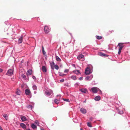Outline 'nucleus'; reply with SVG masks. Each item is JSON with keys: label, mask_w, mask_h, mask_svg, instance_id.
<instances>
[{"label": "nucleus", "mask_w": 130, "mask_h": 130, "mask_svg": "<svg viewBox=\"0 0 130 130\" xmlns=\"http://www.w3.org/2000/svg\"><path fill=\"white\" fill-rule=\"evenodd\" d=\"M90 69L88 67L85 70V73L86 75H89L91 73Z\"/></svg>", "instance_id": "f257e3e1"}, {"label": "nucleus", "mask_w": 130, "mask_h": 130, "mask_svg": "<svg viewBox=\"0 0 130 130\" xmlns=\"http://www.w3.org/2000/svg\"><path fill=\"white\" fill-rule=\"evenodd\" d=\"M7 74L9 76L12 75L13 74V71L12 69L9 70L7 72Z\"/></svg>", "instance_id": "f03ea898"}, {"label": "nucleus", "mask_w": 130, "mask_h": 130, "mask_svg": "<svg viewBox=\"0 0 130 130\" xmlns=\"http://www.w3.org/2000/svg\"><path fill=\"white\" fill-rule=\"evenodd\" d=\"M98 89L96 87H94L91 88V90L94 93H97L98 91Z\"/></svg>", "instance_id": "7ed1b4c3"}, {"label": "nucleus", "mask_w": 130, "mask_h": 130, "mask_svg": "<svg viewBox=\"0 0 130 130\" xmlns=\"http://www.w3.org/2000/svg\"><path fill=\"white\" fill-rule=\"evenodd\" d=\"M44 31L46 33H47L49 32L50 29L47 26H45L44 27Z\"/></svg>", "instance_id": "20e7f679"}, {"label": "nucleus", "mask_w": 130, "mask_h": 130, "mask_svg": "<svg viewBox=\"0 0 130 130\" xmlns=\"http://www.w3.org/2000/svg\"><path fill=\"white\" fill-rule=\"evenodd\" d=\"M98 55L102 57H108V56L103 53L102 52H99L98 53Z\"/></svg>", "instance_id": "39448f33"}, {"label": "nucleus", "mask_w": 130, "mask_h": 130, "mask_svg": "<svg viewBox=\"0 0 130 130\" xmlns=\"http://www.w3.org/2000/svg\"><path fill=\"white\" fill-rule=\"evenodd\" d=\"M53 93V91L52 90H50V91H46L45 92V94L47 95H50Z\"/></svg>", "instance_id": "423d86ee"}, {"label": "nucleus", "mask_w": 130, "mask_h": 130, "mask_svg": "<svg viewBox=\"0 0 130 130\" xmlns=\"http://www.w3.org/2000/svg\"><path fill=\"white\" fill-rule=\"evenodd\" d=\"M80 110V112L83 114L86 113L87 112L86 110L84 108H81Z\"/></svg>", "instance_id": "0eeeda50"}, {"label": "nucleus", "mask_w": 130, "mask_h": 130, "mask_svg": "<svg viewBox=\"0 0 130 130\" xmlns=\"http://www.w3.org/2000/svg\"><path fill=\"white\" fill-rule=\"evenodd\" d=\"M79 90L82 92L84 93H86L87 91V90L86 89L82 88L80 89Z\"/></svg>", "instance_id": "6e6552de"}, {"label": "nucleus", "mask_w": 130, "mask_h": 130, "mask_svg": "<svg viewBox=\"0 0 130 130\" xmlns=\"http://www.w3.org/2000/svg\"><path fill=\"white\" fill-rule=\"evenodd\" d=\"M25 93L26 95H29L30 93V91L29 90L27 89L25 91Z\"/></svg>", "instance_id": "1a4fd4ad"}, {"label": "nucleus", "mask_w": 130, "mask_h": 130, "mask_svg": "<svg viewBox=\"0 0 130 130\" xmlns=\"http://www.w3.org/2000/svg\"><path fill=\"white\" fill-rule=\"evenodd\" d=\"M21 118L22 121H25L27 120L26 118L24 116H21Z\"/></svg>", "instance_id": "9d476101"}, {"label": "nucleus", "mask_w": 130, "mask_h": 130, "mask_svg": "<svg viewBox=\"0 0 130 130\" xmlns=\"http://www.w3.org/2000/svg\"><path fill=\"white\" fill-rule=\"evenodd\" d=\"M84 56L80 54L77 57V59H78L79 60H80V59H83V60H84V59L83 58Z\"/></svg>", "instance_id": "9b49d317"}, {"label": "nucleus", "mask_w": 130, "mask_h": 130, "mask_svg": "<svg viewBox=\"0 0 130 130\" xmlns=\"http://www.w3.org/2000/svg\"><path fill=\"white\" fill-rule=\"evenodd\" d=\"M32 71L31 70H28L27 73V75H31Z\"/></svg>", "instance_id": "f8f14e48"}, {"label": "nucleus", "mask_w": 130, "mask_h": 130, "mask_svg": "<svg viewBox=\"0 0 130 130\" xmlns=\"http://www.w3.org/2000/svg\"><path fill=\"white\" fill-rule=\"evenodd\" d=\"M42 70L43 72H45L47 70L46 67L44 66H43L42 67Z\"/></svg>", "instance_id": "ddd939ff"}, {"label": "nucleus", "mask_w": 130, "mask_h": 130, "mask_svg": "<svg viewBox=\"0 0 130 130\" xmlns=\"http://www.w3.org/2000/svg\"><path fill=\"white\" fill-rule=\"evenodd\" d=\"M23 40V36H21L19 39L18 43H21L22 42Z\"/></svg>", "instance_id": "4468645a"}, {"label": "nucleus", "mask_w": 130, "mask_h": 130, "mask_svg": "<svg viewBox=\"0 0 130 130\" xmlns=\"http://www.w3.org/2000/svg\"><path fill=\"white\" fill-rule=\"evenodd\" d=\"M20 126L23 129H25L26 128V126L24 123H21L20 124Z\"/></svg>", "instance_id": "2eb2a0df"}, {"label": "nucleus", "mask_w": 130, "mask_h": 130, "mask_svg": "<svg viewBox=\"0 0 130 130\" xmlns=\"http://www.w3.org/2000/svg\"><path fill=\"white\" fill-rule=\"evenodd\" d=\"M100 97L99 96H96L95 98V100L96 101H99L100 100Z\"/></svg>", "instance_id": "dca6fc26"}, {"label": "nucleus", "mask_w": 130, "mask_h": 130, "mask_svg": "<svg viewBox=\"0 0 130 130\" xmlns=\"http://www.w3.org/2000/svg\"><path fill=\"white\" fill-rule=\"evenodd\" d=\"M3 116L6 120L8 119V117L7 114H4L3 115Z\"/></svg>", "instance_id": "f3484780"}, {"label": "nucleus", "mask_w": 130, "mask_h": 130, "mask_svg": "<svg viewBox=\"0 0 130 130\" xmlns=\"http://www.w3.org/2000/svg\"><path fill=\"white\" fill-rule=\"evenodd\" d=\"M21 93V92L20 90L17 89V91L16 92V94L17 95H20Z\"/></svg>", "instance_id": "a211bd4d"}, {"label": "nucleus", "mask_w": 130, "mask_h": 130, "mask_svg": "<svg viewBox=\"0 0 130 130\" xmlns=\"http://www.w3.org/2000/svg\"><path fill=\"white\" fill-rule=\"evenodd\" d=\"M73 72L76 74H80L79 71L78 70H76L74 71H73Z\"/></svg>", "instance_id": "6ab92c4d"}, {"label": "nucleus", "mask_w": 130, "mask_h": 130, "mask_svg": "<svg viewBox=\"0 0 130 130\" xmlns=\"http://www.w3.org/2000/svg\"><path fill=\"white\" fill-rule=\"evenodd\" d=\"M56 60L58 61H61V59L59 58V57L57 56H56Z\"/></svg>", "instance_id": "aec40b11"}, {"label": "nucleus", "mask_w": 130, "mask_h": 130, "mask_svg": "<svg viewBox=\"0 0 130 130\" xmlns=\"http://www.w3.org/2000/svg\"><path fill=\"white\" fill-rule=\"evenodd\" d=\"M55 103L56 104H58L59 103V101L56 99H55L54 100Z\"/></svg>", "instance_id": "412c9836"}, {"label": "nucleus", "mask_w": 130, "mask_h": 130, "mask_svg": "<svg viewBox=\"0 0 130 130\" xmlns=\"http://www.w3.org/2000/svg\"><path fill=\"white\" fill-rule=\"evenodd\" d=\"M123 43H119L118 45V46L119 47H123L124 46L123 45Z\"/></svg>", "instance_id": "4be33fe9"}, {"label": "nucleus", "mask_w": 130, "mask_h": 130, "mask_svg": "<svg viewBox=\"0 0 130 130\" xmlns=\"http://www.w3.org/2000/svg\"><path fill=\"white\" fill-rule=\"evenodd\" d=\"M59 75L60 76H64L65 75H66V74H63L61 72H59Z\"/></svg>", "instance_id": "5701e85b"}, {"label": "nucleus", "mask_w": 130, "mask_h": 130, "mask_svg": "<svg viewBox=\"0 0 130 130\" xmlns=\"http://www.w3.org/2000/svg\"><path fill=\"white\" fill-rule=\"evenodd\" d=\"M31 127L33 129H35L37 128V126L34 124H31Z\"/></svg>", "instance_id": "b1692460"}, {"label": "nucleus", "mask_w": 130, "mask_h": 130, "mask_svg": "<svg viewBox=\"0 0 130 130\" xmlns=\"http://www.w3.org/2000/svg\"><path fill=\"white\" fill-rule=\"evenodd\" d=\"M54 64H55L54 62H52V63H51V66L52 69H54L53 66L54 65Z\"/></svg>", "instance_id": "393cba45"}, {"label": "nucleus", "mask_w": 130, "mask_h": 130, "mask_svg": "<svg viewBox=\"0 0 130 130\" xmlns=\"http://www.w3.org/2000/svg\"><path fill=\"white\" fill-rule=\"evenodd\" d=\"M33 89L34 90H36L37 89V87L35 85H34L32 86Z\"/></svg>", "instance_id": "a878e982"}, {"label": "nucleus", "mask_w": 130, "mask_h": 130, "mask_svg": "<svg viewBox=\"0 0 130 130\" xmlns=\"http://www.w3.org/2000/svg\"><path fill=\"white\" fill-rule=\"evenodd\" d=\"M87 125L90 127H92L91 123L90 122H88L87 123Z\"/></svg>", "instance_id": "bb28decb"}, {"label": "nucleus", "mask_w": 130, "mask_h": 130, "mask_svg": "<svg viewBox=\"0 0 130 130\" xmlns=\"http://www.w3.org/2000/svg\"><path fill=\"white\" fill-rule=\"evenodd\" d=\"M54 67L56 69L58 70L59 69V67L56 64L55 65H54Z\"/></svg>", "instance_id": "cd10ccee"}, {"label": "nucleus", "mask_w": 130, "mask_h": 130, "mask_svg": "<svg viewBox=\"0 0 130 130\" xmlns=\"http://www.w3.org/2000/svg\"><path fill=\"white\" fill-rule=\"evenodd\" d=\"M71 78L74 80H76V77L75 76H71Z\"/></svg>", "instance_id": "c85d7f7f"}, {"label": "nucleus", "mask_w": 130, "mask_h": 130, "mask_svg": "<svg viewBox=\"0 0 130 130\" xmlns=\"http://www.w3.org/2000/svg\"><path fill=\"white\" fill-rule=\"evenodd\" d=\"M96 38L97 39L100 40L102 39V37L98 36H96Z\"/></svg>", "instance_id": "c756f323"}, {"label": "nucleus", "mask_w": 130, "mask_h": 130, "mask_svg": "<svg viewBox=\"0 0 130 130\" xmlns=\"http://www.w3.org/2000/svg\"><path fill=\"white\" fill-rule=\"evenodd\" d=\"M27 107L28 108H30L31 109L32 108V106L31 105H28L27 106Z\"/></svg>", "instance_id": "7c9ffc66"}, {"label": "nucleus", "mask_w": 130, "mask_h": 130, "mask_svg": "<svg viewBox=\"0 0 130 130\" xmlns=\"http://www.w3.org/2000/svg\"><path fill=\"white\" fill-rule=\"evenodd\" d=\"M21 77L22 78L24 79H25L26 78V76L24 74H23L22 75Z\"/></svg>", "instance_id": "2f4dec72"}, {"label": "nucleus", "mask_w": 130, "mask_h": 130, "mask_svg": "<svg viewBox=\"0 0 130 130\" xmlns=\"http://www.w3.org/2000/svg\"><path fill=\"white\" fill-rule=\"evenodd\" d=\"M35 122L36 124H37L38 126H39V123L38 122V121L37 120H36L35 121Z\"/></svg>", "instance_id": "473e14b6"}, {"label": "nucleus", "mask_w": 130, "mask_h": 130, "mask_svg": "<svg viewBox=\"0 0 130 130\" xmlns=\"http://www.w3.org/2000/svg\"><path fill=\"white\" fill-rule=\"evenodd\" d=\"M119 113L120 114H122L123 113V111L122 110H121V111H119Z\"/></svg>", "instance_id": "72a5a7b5"}, {"label": "nucleus", "mask_w": 130, "mask_h": 130, "mask_svg": "<svg viewBox=\"0 0 130 130\" xmlns=\"http://www.w3.org/2000/svg\"><path fill=\"white\" fill-rule=\"evenodd\" d=\"M69 71V70L67 69H66L64 71V73H67Z\"/></svg>", "instance_id": "f704fd0d"}, {"label": "nucleus", "mask_w": 130, "mask_h": 130, "mask_svg": "<svg viewBox=\"0 0 130 130\" xmlns=\"http://www.w3.org/2000/svg\"><path fill=\"white\" fill-rule=\"evenodd\" d=\"M63 100L66 102H69V100L68 99H63Z\"/></svg>", "instance_id": "c9c22d12"}, {"label": "nucleus", "mask_w": 130, "mask_h": 130, "mask_svg": "<svg viewBox=\"0 0 130 130\" xmlns=\"http://www.w3.org/2000/svg\"><path fill=\"white\" fill-rule=\"evenodd\" d=\"M90 77H87L85 78L86 80H89L90 79Z\"/></svg>", "instance_id": "e433bc0d"}, {"label": "nucleus", "mask_w": 130, "mask_h": 130, "mask_svg": "<svg viewBox=\"0 0 130 130\" xmlns=\"http://www.w3.org/2000/svg\"><path fill=\"white\" fill-rule=\"evenodd\" d=\"M113 31V30L109 31L108 32V34H110Z\"/></svg>", "instance_id": "4c0bfd02"}, {"label": "nucleus", "mask_w": 130, "mask_h": 130, "mask_svg": "<svg viewBox=\"0 0 130 130\" xmlns=\"http://www.w3.org/2000/svg\"><path fill=\"white\" fill-rule=\"evenodd\" d=\"M121 50H119V51H118V54H119L120 55V53H121Z\"/></svg>", "instance_id": "58836bf2"}, {"label": "nucleus", "mask_w": 130, "mask_h": 130, "mask_svg": "<svg viewBox=\"0 0 130 130\" xmlns=\"http://www.w3.org/2000/svg\"><path fill=\"white\" fill-rule=\"evenodd\" d=\"M123 47H119V50L121 51V50H122V48H123Z\"/></svg>", "instance_id": "ea45409f"}, {"label": "nucleus", "mask_w": 130, "mask_h": 130, "mask_svg": "<svg viewBox=\"0 0 130 130\" xmlns=\"http://www.w3.org/2000/svg\"><path fill=\"white\" fill-rule=\"evenodd\" d=\"M60 81L61 82H63L64 81V79H62L60 80Z\"/></svg>", "instance_id": "a19ab883"}, {"label": "nucleus", "mask_w": 130, "mask_h": 130, "mask_svg": "<svg viewBox=\"0 0 130 130\" xmlns=\"http://www.w3.org/2000/svg\"><path fill=\"white\" fill-rule=\"evenodd\" d=\"M83 79V77H80V78H79V80H82Z\"/></svg>", "instance_id": "79ce46f5"}, {"label": "nucleus", "mask_w": 130, "mask_h": 130, "mask_svg": "<svg viewBox=\"0 0 130 130\" xmlns=\"http://www.w3.org/2000/svg\"><path fill=\"white\" fill-rule=\"evenodd\" d=\"M32 78L34 79H36V77L35 76H32Z\"/></svg>", "instance_id": "37998d69"}, {"label": "nucleus", "mask_w": 130, "mask_h": 130, "mask_svg": "<svg viewBox=\"0 0 130 130\" xmlns=\"http://www.w3.org/2000/svg\"><path fill=\"white\" fill-rule=\"evenodd\" d=\"M43 54H46V52L45 51H43L42 52Z\"/></svg>", "instance_id": "c03bdc74"}, {"label": "nucleus", "mask_w": 130, "mask_h": 130, "mask_svg": "<svg viewBox=\"0 0 130 130\" xmlns=\"http://www.w3.org/2000/svg\"><path fill=\"white\" fill-rule=\"evenodd\" d=\"M3 71V70L1 69L0 68V72H2Z\"/></svg>", "instance_id": "a18cd8bd"}, {"label": "nucleus", "mask_w": 130, "mask_h": 130, "mask_svg": "<svg viewBox=\"0 0 130 130\" xmlns=\"http://www.w3.org/2000/svg\"><path fill=\"white\" fill-rule=\"evenodd\" d=\"M40 129L41 130H45L43 128H41Z\"/></svg>", "instance_id": "49530a36"}, {"label": "nucleus", "mask_w": 130, "mask_h": 130, "mask_svg": "<svg viewBox=\"0 0 130 130\" xmlns=\"http://www.w3.org/2000/svg\"><path fill=\"white\" fill-rule=\"evenodd\" d=\"M90 120H92L93 119V118H90Z\"/></svg>", "instance_id": "de8ad7c7"}, {"label": "nucleus", "mask_w": 130, "mask_h": 130, "mask_svg": "<svg viewBox=\"0 0 130 130\" xmlns=\"http://www.w3.org/2000/svg\"><path fill=\"white\" fill-rule=\"evenodd\" d=\"M42 49H44V47H43V46H42Z\"/></svg>", "instance_id": "09e8293b"}, {"label": "nucleus", "mask_w": 130, "mask_h": 130, "mask_svg": "<svg viewBox=\"0 0 130 130\" xmlns=\"http://www.w3.org/2000/svg\"><path fill=\"white\" fill-rule=\"evenodd\" d=\"M42 52H43V51H45L44 50V49H42Z\"/></svg>", "instance_id": "8fccbe9b"}, {"label": "nucleus", "mask_w": 130, "mask_h": 130, "mask_svg": "<svg viewBox=\"0 0 130 130\" xmlns=\"http://www.w3.org/2000/svg\"><path fill=\"white\" fill-rule=\"evenodd\" d=\"M2 128L1 127V126H0V129H2Z\"/></svg>", "instance_id": "3c124183"}, {"label": "nucleus", "mask_w": 130, "mask_h": 130, "mask_svg": "<svg viewBox=\"0 0 130 130\" xmlns=\"http://www.w3.org/2000/svg\"><path fill=\"white\" fill-rule=\"evenodd\" d=\"M80 130H83L82 128H80Z\"/></svg>", "instance_id": "603ef678"}, {"label": "nucleus", "mask_w": 130, "mask_h": 130, "mask_svg": "<svg viewBox=\"0 0 130 130\" xmlns=\"http://www.w3.org/2000/svg\"><path fill=\"white\" fill-rule=\"evenodd\" d=\"M26 130H30V129H26Z\"/></svg>", "instance_id": "864d4df0"}, {"label": "nucleus", "mask_w": 130, "mask_h": 130, "mask_svg": "<svg viewBox=\"0 0 130 130\" xmlns=\"http://www.w3.org/2000/svg\"><path fill=\"white\" fill-rule=\"evenodd\" d=\"M1 130H3L2 128V129H1Z\"/></svg>", "instance_id": "5fc2aeb1"}, {"label": "nucleus", "mask_w": 130, "mask_h": 130, "mask_svg": "<svg viewBox=\"0 0 130 130\" xmlns=\"http://www.w3.org/2000/svg\"><path fill=\"white\" fill-rule=\"evenodd\" d=\"M100 92L101 93V91L100 90Z\"/></svg>", "instance_id": "6e6d98bb"}, {"label": "nucleus", "mask_w": 130, "mask_h": 130, "mask_svg": "<svg viewBox=\"0 0 130 130\" xmlns=\"http://www.w3.org/2000/svg\"><path fill=\"white\" fill-rule=\"evenodd\" d=\"M59 96L58 95H57V96Z\"/></svg>", "instance_id": "4d7b16f0"}]
</instances>
